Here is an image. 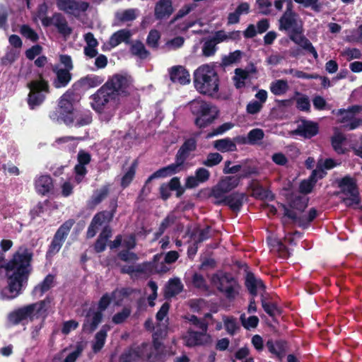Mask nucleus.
I'll return each mask as SVG.
<instances>
[{
  "instance_id": "1",
  "label": "nucleus",
  "mask_w": 362,
  "mask_h": 362,
  "mask_svg": "<svg viewBox=\"0 0 362 362\" xmlns=\"http://www.w3.org/2000/svg\"><path fill=\"white\" fill-rule=\"evenodd\" d=\"M33 252L26 245H22L12 257L4 265L7 286L0 293L2 300H11L19 296L28 285L33 271Z\"/></svg>"
},
{
  "instance_id": "2",
  "label": "nucleus",
  "mask_w": 362,
  "mask_h": 362,
  "mask_svg": "<svg viewBox=\"0 0 362 362\" xmlns=\"http://www.w3.org/2000/svg\"><path fill=\"white\" fill-rule=\"evenodd\" d=\"M298 13L293 10L291 0H288L286 9L279 20V29L286 31L292 42L311 54L315 59H317V52L311 42L304 35L303 23L298 20Z\"/></svg>"
},
{
  "instance_id": "3",
  "label": "nucleus",
  "mask_w": 362,
  "mask_h": 362,
  "mask_svg": "<svg viewBox=\"0 0 362 362\" xmlns=\"http://www.w3.org/2000/svg\"><path fill=\"white\" fill-rule=\"evenodd\" d=\"M197 140L193 138L186 139L177 150L175 158V163L161 168L151 174L146 180L144 187L141 189V194L148 195L151 189L149 183L154 179L166 177L180 172L184 166L185 161L189 158L192 152L197 150Z\"/></svg>"
},
{
  "instance_id": "4",
  "label": "nucleus",
  "mask_w": 362,
  "mask_h": 362,
  "mask_svg": "<svg viewBox=\"0 0 362 362\" xmlns=\"http://www.w3.org/2000/svg\"><path fill=\"white\" fill-rule=\"evenodd\" d=\"M49 303L50 299L47 297L42 300L16 309L8 315V322L11 325H23L26 320L33 322L35 318L45 317L47 314V305Z\"/></svg>"
},
{
  "instance_id": "5",
  "label": "nucleus",
  "mask_w": 362,
  "mask_h": 362,
  "mask_svg": "<svg viewBox=\"0 0 362 362\" xmlns=\"http://www.w3.org/2000/svg\"><path fill=\"white\" fill-rule=\"evenodd\" d=\"M194 83L202 94L213 95L218 91L219 78L215 68L209 64H203L194 73Z\"/></svg>"
},
{
  "instance_id": "6",
  "label": "nucleus",
  "mask_w": 362,
  "mask_h": 362,
  "mask_svg": "<svg viewBox=\"0 0 362 362\" xmlns=\"http://www.w3.org/2000/svg\"><path fill=\"white\" fill-rule=\"evenodd\" d=\"M27 87L30 90L27 103L30 110H35L40 106L50 93L49 82L42 77V74L39 75L38 79L30 81Z\"/></svg>"
},
{
  "instance_id": "7",
  "label": "nucleus",
  "mask_w": 362,
  "mask_h": 362,
  "mask_svg": "<svg viewBox=\"0 0 362 362\" xmlns=\"http://www.w3.org/2000/svg\"><path fill=\"white\" fill-rule=\"evenodd\" d=\"M211 282L229 300H235L239 295L240 286L238 280L230 273L214 274L212 275Z\"/></svg>"
},
{
  "instance_id": "8",
  "label": "nucleus",
  "mask_w": 362,
  "mask_h": 362,
  "mask_svg": "<svg viewBox=\"0 0 362 362\" xmlns=\"http://www.w3.org/2000/svg\"><path fill=\"white\" fill-rule=\"evenodd\" d=\"M112 300L111 293H105L103 294L98 301V310L93 312L91 318H90V316L92 310L89 309L83 323L82 329L83 332L93 333L98 328L99 324L103 320V312L108 308Z\"/></svg>"
},
{
  "instance_id": "9",
  "label": "nucleus",
  "mask_w": 362,
  "mask_h": 362,
  "mask_svg": "<svg viewBox=\"0 0 362 362\" xmlns=\"http://www.w3.org/2000/svg\"><path fill=\"white\" fill-rule=\"evenodd\" d=\"M338 187L340 192L337 194H344L349 195V197H341V202L344 204L347 207H350L354 204H358L361 202L359 190L356 179L350 175H346L337 180Z\"/></svg>"
},
{
  "instance_id": "10",
  "label": "nucleus",
  "mask_w": 362,
  "mask_h": 362,
  "mask_svg": "<svg viewBox=\"0 0 362 362\" xmlns=\"http://www.w3.org/2000/svg\"><path fill=\"white\" fill-rule=\"evenodd\" d=\"M103 85L117 101L119 96H127L129 94L128 91L129 81L127 77L122 74H114Z\"/></svg>"
},
{
  "instance_id": "11",
  "label": "nucleus",
  "mask_w": 362,
  "mask_h": 362,
  "mask_svg": "<svg viewBox=\"0 0 362 362\" xmlns=\"http://www.w3.org/2000/svg\"><path fill=\"white\" fill-rule=\"evenodd\" d=\"M74 223L75 221L70 218L59 226L48 247L47 255H54L60 250Z\"/></svg>"
},
{
  "instance_id": "12",
  "label": "nucleus",
  "mask_w": 362,
  "mask_h": 362,
  "mask_svg": "<svg viewBox=\"0 0 362 362\" xmlns=\"http://www.w3.org/2000/svg\"><path fill=\"white\" fill-rule=\"evenodd\" d=\"M42 25L44 27L54 26L59 34L65 39L69 37L73 32V29L69 26L65 16L59 12L54 13L51 18L42 19Z\"/></svg>"
},
{
  "instance_id": "13",
  "label": "nucleus",
  "mask_w": 362,
  "mask_h": 362,
  "mask_svg": "<svg viewBox=\"0 0 362 362\" xmlns=\"http://www.w3.org/2000/svg\"><path fill=\"white\" fill-rule=\"evenodd\" d=\"M91 107L98 113H102L110 102H118L112 94L103 85L90 96Z\"/></svg>"
},
{
  "instance_id": "14",
  "label": "nucleus",
  "mask_w": 362,
  "mask_h": 362,
  "mask_svg": "<svg viewBox=\"0 0 362 362\" xmlns=\"http://www.w3.org/2000/svg\"><path fill=\"white\" fill-rule=\"evenodd\" d=\"M73 95V91L69 90L61 96L59 101L60 113L62 115V118L68 126L73 124L74 122Z\"/></svg>"
},
{
  "instance_id": "15",
  "label": "nucleus",
  "mask_w": 362,
  "mask_h": 362,
  "mask_svg": "<svg viewBox=\"0 0 362 362\" xmlns=\"http://www.w3.org/2000/svg\"><path fill=\"white\" fill-rule=\"evenodd\" d=\"M240 183V177L236 175L226 176L211 189V195L216 199L223 197L225 194L235 189Z\"/></svg>"
},
{
  "instance_id": "16",
  "label": "nucleus",
  "mask_w": 362,
  "mask_h": 362,
  "mask_svg": "<svg viewBox=\"0 0 362 362\" xmlns=\"http://www.w3.org/2000/svg\"><path fill=\"white\" fill-rule=\"evenodd\" d=\"M208 330L195 331L189 328L184 336L185 345L188 347L204 346L209 344L211 339L210 334H207Z\"/></svg>"
},
{
  "instance_id": "17",
  "label": "nucleus",
  "mask_w": 362,
  "mask_h": 362,
  "mask_svg": "<svg viewBox=\"0 0 362 362\" xmlns=\"http://www.w3.org/2000/svg\"><path fill=\"white\" fill-rule=\"evenodd\" d=\"M280 206L284 210V216L290 218L294 223L298 222L301 226L309 224L313 221L317 216V211L315 208L310 209L308 215H303L298 217L296 213L289 209L285 204H280Z\"/></svg>"
},
{
  "instance_id": "18",
  "label": "nucleus",
  "mask_w": 362,
  "mask_h": 362,
  "mask_svg": "<svg viewBox=\"0 0 362 362\" xmlns=\"http://www.w3.org/2000/svg\"><path fill=\"white\" fill-rule=\"evenodd\" d=\"M51 69L55 75L52 86L60 89L66 87L72 79V74L68 69H62L59 64H51Z\"/></svg>"
},
{
  "instance_id": "19",
  "label": "nucleus",
  "mask_w": 362,
  "mask_h": 362,
  "mask_svg": "<svg viewBox=\"0 0 362 362\" xmlns=\"http://www.w3.org/2000/svg\"><path fill=\"white\" fill-rule=\"evenodd\" d=\"M245 194L238 192H233L227 196H223L222 198L216 202V204H223L228 206L233 211H239L243 204Z\"/></svg>"
},
{
  "instance_id": "20",
  "label": "nucleus",
  "mask_w": 362,
  "mask_h": 362,
  "mask_svg": "<svg viewBox=\"0 0 362 362\" xmlns=\"http://www.w3.org/2000/svg\"><path fill=\"white\" fill-rule=\"evenodd\" d=\"M57 6L59 10L69 14H74L75 11H86L89 4L87 2L81 3L76 0H56Z\"/></svg>"
},
{
  "instance_id": "21",
  "label": "nucleus",
  "mask_w": 362,
  "mask_h": 362,
  "mask_svg": "<svg viewBox=\"0 0 362 362\" xmlns=\"http://www.w3.org/2000/svg\"><path fill=\"white\" fill-rule=\"evenodd\" d=\"M173 12V0H159L155 5L154 17L158 21L167 19Z\"/></svg>"
},
{
  "instance_id": "22",
  "label": "nucleus",
  "mask_w": 362,
  "mask_h": 362,
  "mask_svg": "<svg viewBox=\"0 0 362 362\" xmlns=\"http://www.w3.org/2000/svg\"><path fill=\"white\" fill-rule=\"evenodd\" d=\"M110 192V184L104 185L100 188L94 190L93 194L87 201V207L90 209H95L108 197Z\"/></svg>"
},
{
  "instance_id": "23",
  "label": "nucleus",
  "mask_w": 362,
  "mask_h": 362,
  "mask_svg": "<svg viewBox=\"0 0 362 362\" xmlns=\"http://www.w3.org/2000/svg\"><path fill=\"white\" fill-rule=\"evenodd\" d=\"M245 286L249 293L252 296H256L257 295V288L264 291L266 289V286L263 281L259 278H257L254 273L250 271L246 273Z\"/></svg>"
},
{
  "instance_id": "24",
  "label": "nucleus",
  "mask_w": 362,
  "mask_h": 362,
  "mask_svg": "<svg viewBox=\"0 0 362 362\" xmlns=\"http://www.w3.org/2000/svg\"><path fill=\"white\" fill-rule=\"evenodd\" d=\"M319 132L318 124L311 121H303L301 125H299L295 133L305 139H311L316 136Z\"/></svg>"
},
{
  "instance_id": "25",
  "label": "nucleus",
  "mask_w": 362,
  "mask_h": 362,
  "mask_svg": "<svg viewBox=\"0 0 362 362\" xmlns=\"http://www.w3.org/2000/svg\"><path fill=\"white\" fill-rule=\"evenodd\" d=\"M170 78L173 83H179L182 85L190 82L188 71L182 66H174L170 70Z\"/></svg>"
},
{
  "instance_id": "26",
  "label": "nucleus",
  "mask_w": 362,
  "mask_h": 362,
  "mask_svg": "<svg viewBox=\"0 0 362 362\" xmlns=\"http://www.w3.org/2000/svg\"><path fill=\"white\" fill-rule=\"evenodd\" d=\"M266 346L268 351L273 354H275L279 358H282L288 348V342L284 339H277L274 341L272 339H269L266 343Z\"/></svg>"
},
{
  "instance_id": "27",
  "label": "nucleus",
  "mask_w": 362,
  "mask_h": 362,
  "mask_svg": "<svg viewBox=\"0 0 362 362\" xmlns=\"http://www.w3.org/2000/svg\"><path fill=\"white\" fill-rule=\"evenodd\" d=\"M35 187L39 194L45 195L53 189L52 178L49 175H41L35 180Z\"/></svg>"
},
{
  "instance_id": "28",
  "label": "nucleus",
  "mask_w": 362,
  "mask_h": 362,
  "mask_svg": "<svg viewBox=\"0 0 362 362\" xmlns=\"http://www.w3.org/2000/svg\"><path fill=\"white\" fill-rule=\"evenodd\" d=\"M251 189L252 197L262 201H273L275 198V195L270 189L264 188L259 183L252 185Z\"/></svg>"
},
{
  "instance_id": "29",
  "label": "nucleus",
  "mask_w": 362,
  "mask_h": 362,
  "mask_svg": "<svg viewBox=\"0 0 362 362\" xmlns=\"http://www.w3.org/2000/svg\"><path fill=\"white\" fill-rule=\"evenodd\" d=\"M110 329V326L104 325L99 332L95 335V341L92 345V350L94 353L99 352L104 346L107 336V332Z\"/></svg>"
},
{
  "instance_id": "30",
  "label": "nucleus",
  "mask_w": 362,
  "mask_h": 362,
  "mask_svg": "<svg viewBox=\"0 0 362 362\" xmlns=\"http://www.w3.org/2000/svg\"><path fill=\"white\" fill-rule=\"evenodd\" d=\"M136 292V289L131 287L117 288L112 293V297L114 300V304L116 306H121L124 299L129 297L132 294Z\"/></svg>"
},
{
  "instance_id": "31",
  "label": "nucleus",
  "mask_w": 362,
  "mask_h": 362,
  "mask_svg": "<svg viewBox=\"0 0 362 362\" xmlns=\"http://www.w3.org/2000/svg\"><path fill=\"white\" fill-rule=\"evenodd\" d=\"M132 33L127 29H121L114 33L109 39V45L113 48L119 45L122 42L128 43L131 37Z\"/></svg>"
},
{
  "instance_id": "32",
  "label": "nucleus",
  "mask_w": 362,
  "mask_h": 362,
  "mask_svg": "<svg viewBox=\"0 0 362 362\" xmlns=\"http://www.w3.org/2000/svg\"><path fill=\"white\" fill-rule=\"evenodd\" d=\"M190 109L196 117L209 116V114L211 113V105L204 101H192Z\"/></svg>"
},
{
  "instance_id": "33",
  "label": "nucleus",
  "mask_w": 362,
  "mask_h": 362,
  "mask_svg": "<svg viewBox=\"0 0 362 362\" xmlns=\"http://www.w3.org/2000/svg\"><path fill=\"white\" fill-rule=\"evenodd\" d=\"M190 109L196 117L209 116V114L211 113V105L204 101H192Z\"/></svg>"
},
{
  "instance_id": "34",
  "label": "nucleus",
  "mask_w": 362,
  "mask_h": 362,
  "mask_svg": "<svg viewBox=\"0 0 362 362\" xmlns=\"http://www.w3.org/2000/svg\"><path fill=\"white\" fill-rule=\"evenodd\" d=\"M183 290V284L180 279L174 278L169 280L165 288V297L172 298L181 293Z\"/></svg>"
},
{
  "instance_id": "35",
  "label": "nucleus",
  "mask_w": 362,
  "mask_h": 362,
  "mask_svg": "<svg viewBox=\"0 0 362 362\" xmlns=\"http://www.w3.org/2000/svg\"><path fill=\"white\" fill-rule=\"evenodd\" d=\"M288 205L291 209L298 210L300 212L304 211L308 204V198L301 195L291 194L287 197Z\"/></svg>"
},
{
  "instance_id": "36",
  "label": "nucleus",
  "mask_w": 362,
  "mask_h": 362,
  "mask_svg": "<svg viewBox=\"0 0 362 362\" xmlns=\"http://www.w3.org/2000/svg\"><path fill=\"white\" fill-rule=\"evenodd\" d=\"M214 147L222 153L237 151V146L235 143L229 137L218 139L214 141Z\"/></svg>"
},
{
  "instance_id": "37",
  "label": "nucleus",
  "mask_w": 362,
  "mask_h": 362,
  "mask_svg": "<svg viewBox=\"0 0 362 362\" xmlns=\"http://www.w3.org/2000/svg\"><path fill=\"white\" fill-rule=\"evenodd\" d=\"M117 200V197H113L110 200V211L104 210L97 213V214H98L99 216L106 222V223H110L113 220V218L117 212V209L118 206Z\"/></svg>"
},
{
  "instance_id": "38",
  "label": "nucleus",
  "mask_w": 362,
  "mask_h": 362,
  "mask_svg": "<svg viewBox=\"0 0 362 362\" xmlns=\"http://www.w3.org/2000/svg\"><path fill=\"white\" fill-rule=\"evenodd\" d=\"M54 280V276L49 274L40 284L35 286L33 292L36 294L39 293V295L42 296L53 286Z\"/></svg>"
},
{
  "instance_id": "39",
  "label": "nucleus",
  "mask_w": 362,
  "mask_h": 362,
  "mask_svg": "<svg viewBox=\"0 0 362 362\" xmlns=\"http://www.w3.org/2000/svg\"><path fill=\"white\" fill-rule=\"evenodd\" d=\"M289 88L287 81L279 79L271 83L270 90L274 95H282L285 94Z\"/></svg>"
},
{
  "instance_id": "40",
  "label": "nucleus",
  "mask_w": 362,
  "mask_h": 362,
  "mask_svg": "<svg viewBox=\"0 0 362 362\" xmlns=\"http://www.w3.org/2000/svg\"><path fill=\"white\" fill-rule=\"evenodd\" d=\"M104 223H106V222L98 214H95L86 232L87 238H93L98 233L99 227L102 226Z\"/></svg>"
},
{
  "instance_id": "41",
  "label": "nucleus",
  "mask_w": 362,
  "mask_h": 362,
  "mask_svg": "<svg viewBox=\"0 0 362 362\" xmlns=\"http://www.w3.org/2000/svg\"><path fill=\"white\" fill-rule=\"evenodd\" d=\"M160 257V256L159 255H156L153 256L152 261L150 262V264H151V274H164L168 272L169 268L166 266L165 261L162 262H159Z\"/></svg>"
},
{
  "instance_id": "42",
  "label": "nucleus",
  "mask_w": 362,
  "mask_h": 362,
  "mask_svg": "<svg viewBox=\"0 0 362 362\" xmlns=\"http://www.w3.org/2000/svg\"><path fill=\"white\" fill-rule=\"evenodd\" d=\"M130 52L133 55L137 56L141 59H146L150 55L149 51L146 49L140 40H137L132 45Z\"/></svg>"
},
{
  "instance_id": "43",
  "label": "nucleus",
  "mask_w": 362,
  "mask_h": 362,
  "mask_svg": "<svg viewBox=\"0 0 362 362\" xmlns=\"http://www.w3.org/2000/svg\"><path fill=\"white\" fill-rule=\"evenodd\" d=\"M264 132L262 129L255 128L247 133V141L249 145H258L261 144L264 137Z\"/></svg>"
},
{
  "instance_id": "44",
  "label": "nucleus",
  "mask_w": 362,
  "mask_h": 362,
  "mask_svg": "<svg viewBox=\"0 0 362 362\" xmlns=\"http://www.w3.org/2000/svg\"><path fill=\"white\" fill-rule=\"evenodd\" d=\"M315 173H311L308 179L303 180L299 185V192L305 195L312 192L316 183L315 182L314 177Z\"/></svg>"
},
{
  "instance_id": "45",
  "label": "nucleus",
  "mask_w": 362,
  "mask_h": 362,
  "mask_svg": "<svg viewBox=\"0 0 362 362\" xmlns=\"http://www.w3.org/2000/svg\"><path fill=\"white\" fill-rule=\"evenodd\" d=\"M137 165L136 161H134L131 166L129 168L128 170L125 174L122 176L121 179V186L123 189L127 187L130 183L132 182L135 174H136V168Z\"/></svg>"
},
{
  "instance_id": "46",
  "label": "nucleus",
  "mask_w": 362,
  "mask_h": 362,
  "mask_svg": "<svg viewBox=\"0 0 362 362\" xmlns=\"http://www.w3.org/2000/svg\"><path fill=\"white\" fill-rule=\"evenodd\" d=\"M218 113L216 112L215 114H209V116H204V117H196L194 120V124L197 127H198L199 129H203L206 127L207 126L210 125L214 122V121L217 118Z\"/></svg>"
},
{
  "instance_id": "47",
  "label": "nucleus",
  "mask_w": 362,
  "mask_h": 362,
  "mask_svg": "<svg viewBox=\"0 0 362 362\" xmlns=\"http://www.w3.org/2000/svg\"><path fill=\"white\" fill-rule=\"evenodd\" d=\"M346 140L345 136L341 133L335 134L331 138V144L333 149L338 153H344L342 144Z\"/></svg>"
},
{
  "instance_id": "48",
  "label": "nucleus",
  "mask_w": 362,
  "mask_h": 362,
  "mask_svg": "<svg viewBox=\"0 0 362 362\" xmlns=\"http://www.w3.org/2000/svg\"><path fill=\"white\" fill-rule=\"evenodd\" d=\"M261 303L265 313L270 317H274L276 313L280 314V310L276 303L267 302L263 296L261 299Z\"/></svg>"
},
{
  "instance_id": "49",
  "label": "nucleus",
  "mask_w": 362,
  "mask_h": 362,
  "mask_svg": "<svg viewBox=\"0 0 362 362\" xmlns=\"http://www.w3.org/2000/svg\"><path fill=\"white\" fill-rule=\"evenodd\" d=\"M192 283L196 288L201 289L204 291H207L209 290V286L207 285L206 279L199 273L196 272L192 275Z\"/></svg>"
},
{
  "instance_id": "50",
  "label": "nucleus",
  "mask_w": 362,
  "mask_h": 362,
  "mask_svg": "<svg viewBox=\"0 0 362 362\" xmlns=\"http://www.w3.org/2000/svg\"><path fill=\"white\" fill-rule=\"evenodd\" d=\"M192 325L200 330H208L209 323L202 318L198 317L195 315H190L185 317Z\"/></svg>"
},
{
  "instance_id": "51",
  "label": "nucleus",
  "mask_w": 362,
  "mask_h": 362,
  "mask_svg": "<svg viewBox=\"0 0 362 362\" xmlns=\"http://www.w3.org/2000/svg\"><path fill=\"white\" fill-rule=\"evenodd\" d=\"M240 320L242 325L246 329H250L251 328H256L259 324V318L256 315L250 316L247 319L245 318V314L243 313L240 315Z\"/></svg>"
},
{
  "instance_id": "52",
  "label": "nucleus",
  "mask_w": 362,
  "mask_h": 362,
  "mask_svg": "<svg viewBox=\"0 0 362 362\" xmlns=\"http://www.w3.org/2000/svg\"><path fill=\"white\" fill-rule=\"evenodd\" d=\"M160 39V32L156 29L151 30L147 36L146 44L153 49H157L159 45L158 42Z\"/></svg>"
},
{
  "instance_id": "53",
  "label": "nucleus",
  "mask_w": 362,
  "mask_h": 362,
  "mask_svg": "<svg viewBox=\"0 0 362 362\" xmlns=\"http://www.w3.org/2000/svg\"><path fill=\"white\" fill-rule=\"evenodd\" d=\"M223 160V156L219 153H209L202 164L206 167H214L218 165Z\"/></svg>"
},
{
  "instance_id": "54",
  "label": "nucleus",
  "mask_w": 362,
  "mask_h": 362,
  "mask_svg": "<svg viewBox=\"0 0 362 362\" xmlns=\"http://www.w3.org/2000/svg\"><path fill=\"white\" fill-rule=\"evenodd\" d=\"M223 322L226 330L231 336L234 335L236 331L239 329L237 320L233 317H226L223 319Z\"/></svg>"
},
{
  "instance_id": "55",
  "label": "nucleus",
  "mask_w": 362,
  "mask_h": 362,
  "mask_svg": "<svg viewBox=\"0 0 362 362\" xmlns=\"http://www.w3.org/2000/svg\"><path fill=\"white\" fill-rule=\"evenodd\" d=\"M132 310L129 307H124L120 312L117 313L112 317V322L115 325L123 323L131 315Z\"/></svg>"
},
{
  "instance_id": "56",
  "label": "nucleus",
  "mask_w": 362,
  "mask_h": 362,
  "mask_svg": "<svg viewBox=\"0 0 362 362\" xmlns=\"http://www.w3.org/2000/svg\"><path fill=\"white\" fill-rule=\"evenodd\" d=\"M259 174L258 168L256 166L252 165H242L241 172L237 175V177H240V180L245 178H248L252 175H257Z\"/></svg>"
},
{
  "instance_id": "57",
  "label": "nucleus",
  "mask_w": 362,
  "mask_h": 362,
  "mask_svg": "<svg viewBox=\"0 0 362 362\" xmlns=\"http://www.w3.org/2000/svg\"><path fill=\"white\" fill-rule=\"evenodd\" d=\"M21 34L26 37L27 39L30 40L32 42H35L38 40L39 36L37 33L31 28L28 25H23L21 27Z\"/></svg>"
},
{
  "instance_id": "58",
  "label": "nucleus",
  "mask_w": 362,
  "mask_h": 362,
  "mask_svg": "<svg viewBox=\"0 0 362 362\" xmlns=\"http://www.w3.org/2000/svg\"><path fill=\"white\" fill-rule=\"evenodd\" d=\"M196 7V4H185L174 16L173 18L170 21V23H173L178 19L183 18L189 13L192 11H193Z\"/></svg>"
},
{
  "instance_id": "59",
  "label": "nucleus",
  "mask_w": 362,
  "mask_h": 362,
  "mask_svg": "<svg viewBox=\"0 0 362 362\" xmlns=\"http://www.w3.org/2000/svg\"><path fill=\"white\" fill-rule=\"evenodd\" d=\"M216 43L211 38L206 40L202 46V54L204 57H211L216 52Z\"/></svg>"
},
{
  "instance_id": "60",
  "label": "nucleus",
  "mask_w": 362,
  "mask_h": 362,
  "mask_svg": "<svg viewBox=\"0 0 362 362\" xmlns=\"http://www.w3.org/2000/svg\"><path fill=\"white\" fill-rule=\"evenodd\" d=\"M74 172L75 174V181L79 184L83 181L88 173V170L86 168V165L77 163L74 166Z\"/></svg>"
},
{
  "instance_id": "61",
  "label": "nucleus",
  "mask_w": 362,
  "mask_h": 362,
  "mask_svg": "<svg viewBox=\"0 0 362 362\" xmlns=\"http://www.w3.org/2000/svg\"><path fill=\"white\" fill-rule=\"evenodd\" d=\"M233 127V123L225 122L223 124L218 126L217 128L213 129L211 132H209L207 135V137L211 138L217 135L223 134L226 132L231 129Z\"/></svg>"
},
{
  "instance_id": "62",
  "label": "nucleus",
  "mask_w": 362,
  "mask_h": 362,
  "mask_svg": "<svg viewBox=\"0 0 362 362\" xmlns=\"http://www.w3.org/2000/svg\"><path fill=\"white\" fill-rule=\"evenodd\" d=\"M241 56L242 52L240 50H235L230 52L228 56L224 57L222 62L225 66H228L238 62L240 59Z\"/></svg>"
},
{
  "instance_id": "63",
  "label": "nucleus",
  "mask_w": 362,
  "mask_h": 362,
  "mask_svg": "<svg viewBox=\"0 0 362 362\" xmlns=\"http://www.w3.org/2000/svg\"><path fill=\"white\" fill-rule=\"evenodd\" d=\"M76 119L75 127H80L88 125L92 122L91 113L81 114L79 116L74 115V120Z\"/></svg>"
},
{
  "instance_id": "64",
  "label": "nucleus",
  "mask_w": 362,
  "mask_h": 362,
  "mask_svg": "<svg viewBox=\"0 0 362 362\" xmlns=\"http://www.w3.org/2000/svg\"><path fill=\"white\" fill-rule=\"evenodd\" d=\"M296 107L298 110L303 112L310 111V103L306 95H302L296 100Z\"/></svg>"
}]
</instances>
